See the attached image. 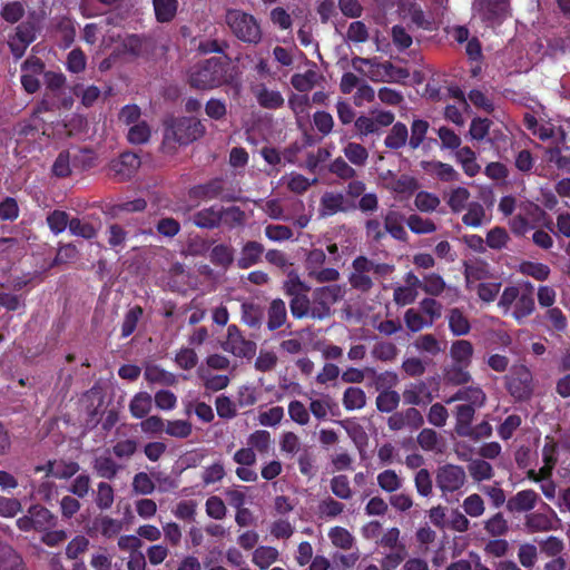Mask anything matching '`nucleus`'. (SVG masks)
I'll return each instance as SVG.
<instances>
[{
	"mask_svg": "<svg viewBox=\"0 0 570 570\" xmlns=\"http://www.w3.org/2000/svg\"><path fill=\"white\" fill-rule=\"evenodd\" d=\"M344 503L335 500L332 497H326L321 500L317 505V512L321 518L334 519L344 511Z\"/></svg>",
	"mask_w": 570,
	"mask_h": 570,
	"instance_id": "50",
	"label": "nucleus"
},
{
	"mask_svg": "<svg viewBox=\"0 0 570 570\" xmlns=\"http://www.w3.org/2000/svg\"><path fill=\"white\" fill-rule=\"evenodd\" d=\"M224 179L215 177L204 184L195 185L189 188L188 196L196 200L228 199L224 195Z\"/></svg>",
	"mask_w": 570,
	"mask_h": 570,
	"instance_id": "15",
	"label": "nucleus"
},
{
	"mask_svg": "<svg viewBox=\"0 0 570 570\" xmlns=\"http://www.w3.org/2000/svg\"><path fill=\"white\" fill-rule=\"evenodd\" d=\"M155 16L158 22H170L177 12V0H153Z\"/></svg>",
	"mask_w": 570,
	"mask_h": 570,
	"instance_id": "39",
	"label": "nucleus"
},
{
	"mask_svg": "<svg viewBox=\"0 0 570 570\" xmlns=\"http://www.w3.org/2000/svg\"><path fill=\"white\" fill-rule=\"evenodd\" d=\"M190 222L202 229H215L220 226V216H218V207L209 206L195 212Z\"/></svg>",
	"mask_w": 570,
	"mask_h": 570,
	"instance_id": "20",
	"label": "nucleus"
},
{
	"mask_svg": "<svg viewBox=\"0 0 570 570\" xmlns=\"http://www.w3.org/2000/svg\"><path fill=\"white\" fill-rule=\"evenodd\" d=\"M153 397L147 392L137 393L129 403L130 414L136 419H144L151 410Z\"/></svg>",
	"mask_w": 570,
	"mask_h": 570,
	"instance_id": "34",
	"label": "nucleus"
},
{
	"mask_svg": "<svg viewBox=\"0 0 570 570\" xmlns=\"http://www.w3.org/2000/svg\"><path fill=\"white\" fill-rule=\"evenodd\" d=\"M371 268V259L366 256L360 255L353 259L352 272L348 276V283L353 289L365 294L373 288Z\"/></svg>",
	"mask_w": 570,
	"mask_h": 570,
	"instance_id": "11",
	"label": "nucleus"
},
{
	"mask_svg": "<svg viewBox=\"0 0 570 570\" xmlns=\"http://www.w3.org/2000/svg\"><path fill=\"white\" fill-rule=\"evenodd\" d=\"M365 404L366 395L361 387L350 386L344 391L343 405L347 411L360 410Z\"/></svg>",
	"mask_w": 570,
	"mask_h": 570,
	"instance_id": "42",
	"label": "nucleus"
},
{
	"mask_svg": "<svg viewBox=\"0 0 570 570\" xmlns=\"http://www.w3.org/2000/svg\"><path fill=\"white\" fill-rule=\"evenodd\" d=\"M406 224L414 234H431L436 230V225L429 218H423L416 214L409 216Z\"/></svg>",
	"mask_w": 570,
	"mask_h": 570,
	"instance_id": "57",
	"label": "nucleus"
},
{
	"mask_svg": "<svg viewBox=\"0 0 570 570\" xmlns=\"http://www.w3.org/2000/svg\"><path fill=\"white\" fill-rule=\"evenodd\" d=\"M234 252L229 244H217L209 252V261L214 266L227 271L235 262Z\"/></svg>",
	"mask_w": 570,
	"mask_h": 570,
	"instance_id": "22",
	"label": "nucleus"
},
{
	"mask_svg": "<svg viewBox=\"0 0 570 570\" xmlns=\"http://www.w3.org/2000/svg\"><path fill=\"white\" fill-rule=\"evenodd\" d=\"M264 318L263 308L255 303L242 304V321L252 328H259Z\"/></svg>",
	"mask_w": 570,
	"mask_h": 570,
	"instance_id": "37",
	"label": "nucleus"
},
{
	"mask_svg": "<svg viewBox=\"0 0 570 570\" xmlns=\"http://www.w3.org/2000/svg\"><path fill=\"white\" fill-rule=\"evenodd\" d=\"M57 523L58 517L39 503L30 505L27 514L17 520L18 529L23 532H43L55 529Z\"/></svg>",
	"mask_w": 570,
	"mask_h": 570,
	"instance_id": "5",
	"label": "nucleus"
},
{
	"mask_svg": "<svg viewBox=\"0 0 570 570\" xmlns=\"http://www.w3.org/2000/svg\"><path fill=\"white\" fill-rule=\"evenodd\" d=\"M532 373L525 365L515 366L507 376V390L517 401H528L533 394Z\"/></svg>",
	"mask_w": 570,
	"mask_h": 570,
	"instance_id": "7",
	"label": "nucleus"
},
{
	"mask_svg": "<svg viewBox=\"0 0 570 570\" xmlns=\"http://www.w3.org/2000/svg\"><path fill=\"white\" fill-rule=\"evenodd\" d=\"M72 92L77 97H80L81 104L87 108L92 107L101 94L100 89L97 86L91 85L83 88L81 83H76L72 87Z\"/></svg>",
	"mask_w": 570,
	"mask_h": 570,
	"instance_id": "54",
	"label": "nucleus"
},
{
	"mask_svg": "<svg viewBox=\"0 0 570 570\" xmlns=\"http://www.w3.org/2000/svg\"><path fill=\"white\" fill-rule=\"evenodd\" d=\"M92 469L99 478L114 480L122 470V465L118 464L109 454H102L94 459Z\"/></svg>",
	"mask_w": 570,
	"mask_h": 570,
	"instance_id": "19",
	"label": "nucleus"
},
{
	"mask_svg": "<svg viewBox=\"0 0 570 570\" xmlns=\"http://www.w3.org/2000/svg\"><path fill=\"white\" fill-rule=\"evenodd\" d=\"M484 530L492 537H501L509 531V525L503 514L498 512L484 522Z\"/></svg>",
	"mask_w": 570,
	"mask_h": 570,
	"instance_id": "64",
	"label": "nucleus"
},
{
	"mask_svg": "<svg viewBox=\"0 0 570 570\" xmlns=\"http://www.w3.org/2000/svg\"><path fill=\"white\" fill-rule=\"evenodd\" d=\"M278 550L274 547L261 546L253 553V562L261 569H268L277 559Z\"/></svg>",
	"mask_w": 570,
	"mask_h": 570,
	"instance_id": "41",
	"label": "nucleus"
},
{
	"mask_svg": "<svg viewBox=\"0 0 570 570\" xmlns=\"http://www.w3.org/2000/svg\"><path fill=\"white\" fill-rule=\"evenodd\" d=\"M320 210L322 216H333L340 212H347L351 208H355L353 204L347 205V202L343 194L326 191L321 197Z\"/></svg>",
	"mask_w": 570,
	"mask_h": 570,
	"instance_id": "18",
	"label": "nucleus"
},
{
	"mask_svg": "<svg viewBox=\"0 0 570 570\" xmlns=\"http://www.w3.org/2000/svg\"><path fill=\"white\" fill-rule=\"evenodd\" d=\"M510 240L509 234L505 228L495 226L487 234L485 243L491 249L501 250L507 247Z\"/></svg>",
	"mask_w": 570,
	"mask_h": 570,
	"instance_id": "56",
	"label": "nucleus"
},
{
	"mask_svg": "<svg viewBox=\"0 0 570 570\" xmlns=\"http://www.w3.org/2000/svg\"><path fill=\"white\" fill-rule=\"evenodd\" d=\"M86 154H89V151L85 149L79 150V154L73 156H71L69 150L60 151L51 167L52 176L57 178H67L72 173L71 167L78 168L79 164H81L82 169L91 167V163L86 164L82 159Z\"/></svg>",
	"mask_w": 570,
	"mask_h": 570,
	"instance_id": "13",
	"label": "nucleus"
},
{
	"mask_svg": "<svg viewBox=\"0 0 570 570\" xmlns=\"http://www.w3.org/2000/svg\"><path fill=\"white\" fill-rule=\"evenodd\" d=\"M473 353V345L468 340L454 341L450 347V356L453 361V364L470 366L472 363Z\"/></svg>",
	"mask_w": 570,
	"mask_h": 570,
	"instance_id": "23",
	"label": "nucleus"
},
{
	"mask_svg": "<svg viewBox=\"0 0 570 570\" xmlns=\"http://www.w3.org/2000/svg\"><path fill=\"white\" fill-rule=\"evenodd\" d=\"M265 247L257 240H247L240 249L236 265L240 269H247L262 262Z\"/></svg>",
	"mask_w": 570,
	"mask_h": 570,
	"instance_id": "17",
	"label": "nucleus"
},
{
	"mask_svg": "<svg viewBox=\"0 0 570 570\" xmlns=\"http://www.w3.org/2000/svg\"><path fill=\"white\" fill-rule=\"evenodd\" d=\"M342 285L332 284L317 287L313 292V320H325L332 315L331 306L344 297Z\"/></svg>",
	"mask_w": 570,
	"mask_h": 570,
	"instance_id": "6",
	"label": "nucleus"
},
{
	"mask_svg": "<svg viewBox=\"0 0 570 570\" xmlns=\"http://www.w3.org/2000/svg\"><path fill=\"white\" fill-rule=\"evenodd\" d=\"M205 134V126L190 117L171 118L166 121L164 130V147L175 148V145H188Z\"/></svg>",
	"mask_w": 570,
	"mask_h": 570,
	"instance_id": "2",
	"label": "nucleus"
},
{
	"mask_svg": "<svg viewBox=\"0 0 570 570\" xmlns=\"http://www.w3.org/2000/svg\"><path fill=\"white\" fill-rule=\"evenodd\" d=\"M225 22L232 33L242 42L249 45L261 42L263 32L253 14L240 9H228L225 14Z\"/></svg>",
	"mask_w": 570,
	"mask_h": 570,
	"instance_id": "3",
	"label": "nucleus"
},
{
	"mask_svg": "<svg viewBox=\"0 0 570 570\" xmlns=\"http://www.w3.org/2000/svg\"><path fill=\"white\" fill-rule=\"evenodd\" d=\"M539 502H542L540 495L532 489H525L511 495L507 500L505 509L512 515L528 514L533 511Z\"/></svg>",
	"mask_w": 570,
	"mask_h": 570,
	"instance_id": "14",
	"label": "nucleus"
},
{
	"mask_svg": "<svg viewBox=\"0 0 570 570\" xmlns=\"http://www.w3.org/2000/svg\"><path fill=\"white\" fill-rule=\"evenodd\" d=\"M465 483L466 474L461 465L448 463L438 468L435 484L445 501L450 502V495L460 492Z\"/></svg>",
	"mask_w": 570,
	"mask_h": 570,
	"instance_id": "4",
	"label": "nucleus"
},
{
	"mask_svg": "<svg viewBox=\"0 0 570 570\" xmlns=\"http://www.w3.org/2000/svg\"><path fill=\"white\" fill-rule=\"evenodd\" d=\"M26 14V1L13 0L7 1L0 9V17L8 23L19 22Z\"/></svg>",
	"mask_w": 570,
	"mask_h": 570,
	"instance_id": "30",
	"label": "nucleus"
},
{
	"mask_svg": "<svg viewBox=\"0 0 570 570\" xmlns=\"http://www.w3.org/2000/svg\"><path fill=\"white\" fill-rule=\"evenodd\" d=\"M142 314L144 309L139 305H135L126 312L121 324V338L129 337L136 331Z\"/></svg>",
	"mask_w": 570,
	"mask_h": 570,
	"instance_id": "45",
	"label": "nucleus"
},
{
	"mask_svg": "<svg viewBox=\"0 0 570 570\" xmlns=\"http://www.w3.org/2000/svg\"><path fill=\"white\" fill-rule=\"evenodd\" d=\"M144 376L149 383H158L166 386H173L177 383V377L174 373L168 372L158 365L146 366Z\"/></svg>",
	"mask_w": 570,
	"mask_h": 570,
	"instance_id": "29",
	"label": "nucleus"
},
{
	"mask_svg": "<svg viewBox=\"0 0 570 570\" xmlns=\"http://www.w3.org/2000/svg\"><path fill=\"white\" fill-rule=\"evenodd\" d=\"M535 309V303L533 295L530 294H520L518 297L513 311V318L521 324L524 318L530 316Z\"/></svg>",
	"mask_w": 570,
	"mask_h": 570,
	"instance_id": "35",
	"label": "nucleus"
},
{
	"mask_svg": "<svg viewBox=\"0 0 570 570\" xmlns=\"http://www.w3.org/2000/svg\"><path fill=\"white\" fill-rule=\"evenodd\" d=\"M479 406L459 404L455 407V432L461 436L472 435L471 423Z\"/></svg>",
	"mask_w": 570,
	"mask_h": 570,
	"instance_id": "21",
	"label": "nucleus"
},
{
	"mask_svg": "<svg viewBox=\"0 0 570 570\" xmlns=\"http://www.w3.org/2000/svg\"><path fill=\"white\" fill-rule=\"evenodd\" d=\"M487 214L483 205L479 202H471L466 206V213L462 216L465 226L478 228L485 220Z\"/></svg>",
	"mask_w": 570,
	"mask_h": 570,
	"instance_id": "38",
	"label": "nucleus"
},
{
	"mask_svg": "<svg viewBox=\"0 0 570 570\" xmlns=\"http://www.w3.org/2000/svg\"><path fill=\"white\" fill-rule=\"evenodd\" d=\"M332 493L341 500H350L353 495L348 478L345 474L335 475L330 481Z\"/></svg>",
	"mask_w": 570,
	"mask_h": 570,
	"instance_id": "52",
	"label": "nucleus"
},
{
	"mask_svg": "<svg viewBox=\"0 0 570 570\" xmlns=\"http://www.w3.org/2000/svg\"><path fill=\"white\" fill-rule=\"evenodd\" d=\"M95 527L97 530H99L102 537L110 539L116 537L121 531L122 523L117 519L102 515L95 520Z\"/></svg>",
	"mask_w": 570,
	"mask_h": 570,
	"instance_id": "49",
	"label": "nucleus"
},
{
	"mask_svg": "<svg viewBox=\"0 0 570 570\" xmlns=\"http://www.w3.org/2000/svg\"><path fill=\"white\" fill-rule=\"evenodd\" d=\"M229 58L212 57L194 65L188 73L191 88L210 90L230 81Z\"/></svg>",
	"mask_w": 570,
	"mask_h": 570,
	"instance_id": "1",
	"label": "nucleus"
},
{
	"mask_svg": "<svg viewBox=\"0 0 570 570\" xmlns=\"http://www.w3.org/2000/svg\"><path fill=\"white\" fill-rule=\"evenodd\" d=\"M282 288L285 295L289 296L291 298L304 293H309L311 291V287L294 272H291L287 275L286 279L283 282Z\"/></svg>",
	"mask_w": 570,
	"mask_h": 570,
	"instance_id": "48",
	"label": "nucleus"
},
{
	"mask_svg": "<svg viewBox=\"0 0 570 570\" xmlns=\"http://www.w3.org/2000/svg\"><path fill=\"white\" fill-rule=\"evenodd\" d=\"M267 327L269 331L278 330L287 317L285 302L281 298H275L271 302L267 309Z\"/></svg>",
	"mask_w": 570,
	"mask_h": 570,
	"instance_id": "27",
	"label": "nucleus"
},
{
	"mask_svg": "<svg viewBox=\"0 0 570 570\" xmlns=\"http://www.w3.org/2000/svg\"><path fill=\"white\" fill-rule=\"evenodd\" d=\"M519 271L521 274L541 282L547 281L551 273V269L548 265L530 261L522 262L520 264Z\"/></svg>",
	"mask_w": 570,
	"mask_h": 570,
	"instance_id": "43",
	"label": "nucleus"
},
{
	"mask_svg": "<svg viewBox=\"0 0 570 570\" xmlns=\"http://www.w3.org/2000/svg\"><path fill=\"white\" fill-rule=\"evenodd\" d=\"M289 309L292 316L296 320L313 318V301L311 302L308 293L292 297L289 299Z\"/></svg>",
	"mask_w": 570,
	"mask_h": 570,
	"instance_id": "28",
	"label": "nucleus"
},
{
	"mask_svg": "<svg viewBox=\"0 0 570 570\" xmlns=\"http://www.w3.org/2000/svg\"><path fill=\"white\" fill-rule=\"evenodd\" d=\"M403 402L407 405L420 406L428 405L433 401V396L429 391L425 382L420 381L411 383L402 393Z\"/></svg>",
	"mask_w": 570,
	"mask_h": 570,
	"instance_id": "16",
	"label": "nucleus"
},
{
	"mask_svg": "<svg viewBox=\"0 0 570 570\" xmlns=\"http://www.w3.org/2000/svg\"><path fill=\"white\" fill-rule=\"evenodd\" d=\"M69 232L72 235L82 237L85 239H92L97 236V230L92 226V224L82 222L78 217H71L69 224Z\"/></svg>",
	"mask_w": 570,
	"mask_h": 570,
	"instance_id": "63",
	"label": "nucleus"
},
{
	"mask_svg": "<svg viewBox=\"0 0 570 570\" xmlns=\"http://www.w3.org/2000/svg\"><path fill=\"white\" fill-rule=\"evenodd\" d=\"M469 366H463L460 364H452L444 374V379L448 383L452 385H463L469 383L472 377L468 371Z\"/></svg>",
	"mask_w": 570,
	"mask_h": 570,
	"instance_id": "53",
	"label": "nucleus"
},
{
	"mask_svg": "<svg viewBox=\"0 0 570 570\" xmlns=\"http://www.w3.org/2000/svg\"><path fill=\"white\" fill-rule=\"evenodd\" d=\"M542 511H532L524 515V529L528 533L549 532L557 529L560 521L556 511L546 502H541Z\"/></svg>",
	"mask_w": 570,
	"mask_h": 570,
	"instance_id": "8",
	"label": "nucleus"
},
{
	"mask_svg": "<svg viewBox=\"0 0 570 570\" xmlns=\"http://www.w3.org/2000/svg\"><path fill=\"white\" fill-rule=\"evenodd\" d=\"M471 478L476 482H482L493 478L492 465L482 459L472 460L468 465Z\"/></svg>",
	"mask_w": 570,
	"mask_h": 570,
	"instance_id": "47",
	"label": "nucleus"
},
{
	"mask_svg": "<svg viewBox=\"0 0 570 570\" xmlns=\"http://www.w3.org/2000/svg\"><path fill=\"white\" fill-rule=\"evenodd\" d=\"M510 0H473L472 9L482 21L501 23L509 14Z\"/></svg>",
	"mask_w": 570,
	"mask_h": 570,
	"instance_id": "10",
	"label": "nucleus"
},
{
	"mask_svg": "<svg viewBox=\"0 0 570 570\" xmlns=\"http://www.w3.org/2000/svg\"><path fill=\"white\" fill-rule=\"evenodd\" d=\"M259 106L266 109H277L284 105V98L277 90L263 88L256 95Z\"/></svg>",
	"mask_w": 570,
	"mask_h": 570,
	"instance_id": "51",
	"label": "nucleus"
},
{
	"mask_svg": "<svg viewBox=\"0 0 570 570\" xmlns=\"http://www.w3.org/2000/svg\"><path fill=\"white\" fill-rule=\"evenodd\" d=\"M445 286L446 284L441 275L431 273L423 277L421 289L431 296H439L444 292Z\"/></svg>",
	"mask_w": 570,
	"mask_h": 570,
	"instance_id": "60",
	"label": "nucleus"
},
{
	"mask_svg": "<svg viewBox=\"0 0 570 570\" xmlns=\"http://www.w3.org/2000/svg\"><path fill=\"white\" fill-rule=\"evenodd\" d=\"M141 161L137 154L126 151L109 165V176L118 181L129 180L140 167Z\"/></svg>",
	"mask_w": 570,
	"mask_h": 570,
	"instance_id": "12",
	"label": "nucleus"
},
{
	"mask_svg": "<svg viewBox=\"0 0 570 570\" xmlns=\"http://www.w3.org/2000/svg\"><path fill=\"white\" fill-rule=\"evenodd\" d=\"M470 191L465 187H456L451 190L448 205L453 213H460L468 206Z\"/></svg>",
	"mask_w": 570,
	"mask_h": 570,
	"instance_id": "58",
	"label": "nucleus"
},
{
	"mask_svg": "<svg viewBox=\"0 0 570 570\" xmlns=\"http://www.w3.org/2000/svg\"><path fill=\"white\" fill-rule=\"evenodd\" d=\"M70 216L67 212L55 209L47 215L46 222L50 232L55 235H59L69 228Z\"/></svg>",
	"mask_w": 570,
	"mask_h": 570,
	"instance_id": "46",
	"label": "nucleus"
},
{
	"mask_svg": "<svg viewBox=\"0 0 570 570\" xmlns=\"http://www.w3.org/2000/svg\"><path fill=\"white\" fill-rule=\"evenodd\" d=\"M0 570H28L21 556L9 546L0 548Z\"/></svg>",
	"mask_w": 570,
	"mask_h": 570,
	"instance_id": "32",
	"label": "nucleus"
},
{
	"mask_svg": "<svg viewBox=\"0 0 570 570\" xmlns=\"http://www.w3.org/2000/svg\"><path fill=\"white\" fill-rule=\"evenodd\" d=\"M379 487L389 493L397 491L402 487V480L394 470H384L377 475Z\"/></svg>",
	"mask_w": 570,
	"mask_h": 570,
	"instance_id": "59",
	"label": "nucleus"
},
{
	"mask_svg": "<svg viewBox=\"0 0 570 570\" xmlns=\"http://www.w3.org/2000/svg\"><path fill=\"white\" fill-rule=\"evenodd\" d=\"M223 348L236 357L252 358L256 354L257 345L254 341L245 338L237 325L230 324L227 327V338Z\"/></svg>",
	"mask_w": 570,
	"mask_h": 570,
	"instance_id": "9",
	"label": "nucleus"
},
{
	"mask_svg": "<svg viewBox=\"0 0 570 570\" xmlns=\"http://www.w3.org/2000/svg\"><path fill=\"white\" fill-rule=\"evenodd\" d=\"M423 168L435 175L441 181L450 183L459 180L458 171L449 164L433 160V161H422Z\"/></svg>",
	"mask_w": 570,
	"mask_h": 570,
	"instance_id": "26",
	"label": "nucleus"
},
{
	"mask_svg": "<svg viewBox=\"0 0 570 570\" xmlns=\"http://www.w3.org/2000/svg\"><path fill=\"white\" fill-rule=\"evenodd\" d=\"M218 216H220V224L230 229L242 226L245 222V213L238 206L218 207Z\"/></svg>",
	"mask_w": 570,
	"mask_h": 570,
	"instance_id": "40",
	"label": "nucleus"
},
{
	"mask_svg": "<svg viewBox=\"0 0 570 570\" xmlns=\"http://www.w3.org/2000/svg\"><path fill=\"white\" fill-rule=\"evenodd\" d=\"M455 401H464L466 402L464 405H473L481 407L485 402V393L480 387H463L460 389L456 393H454L450 399H448L446 403L450 404Z\"/></svg>",
	"mask_w": 570,
	"mask_h": 570,
	"instance_id": "25",
	"label": "nucleus"
},
{
	"mask_svg": "<svg viewBox=\"0 0 570 570\" xmlns=\"http://www.w3.org/2000/svg\"><path fill=\"white\" fill-rule=\"evenodd\" d=\"M94 501L101 511L109 510L115 501V490L108 482H99L97 489L92 491Z\"/></svg>",
	"mask_w": 570,
	"mask_h": 570,
	"instance_id": "31",
	"label": "nucleus"
},
{
	"mask_svg": "<svg viewBox=\"0 0 570 570\" xmlns=\"http://www.w3.org/2000/svg\"><path fill=\"white\" fill-rule=\"evenodd\" d=\"M247 443L253 450L267 453L272 444L271 433L266 430H257L248 436Z\"/></svg>",
	"mask_w": 570,
	"mask_h": 570,
	"instance_id": "61",
	"label": "nucleus"
},
{
	"mask_svg": "<svg viewBox=\"0 0 570 570\" xmlns=\"http://www.w3.org/2000/svg\"><path fill=\"white\" fill-rule=\"evenodd\" d=\"M409 138V130L407 127L403 124L397 121L393 125L390 132L384 139V145L389 149H400L403 146H405Z\"/></svg>",
	"mask_w": 570,
	"mask_h": 570,
	"instance_id": "33",
	"label": "nucleus"
},
{
	"mask_svg": "<svg viewBox=\"0 0 570 570\" xmlns=\"http://www.w3.org/2000/svg\"><path fill=\"white\" fill-rule=\"evenodd\" d=\"M385 233L397 240H406L407 233L404 229L402 217L396 212H389L384 218Z\"/></svg>",
	"mask_w": 570,
	"mask_h": 570,
	"instance_id": "36",
	"label": "nucleus"
},
{
	"mask_svg": "<svg viewBox=\"0 0 570 570\" xmlns=\"http://www.w3.org/2000/svg\"><path fill=\"white\" fill-rule=\"evenodd\" d=\"M328 537L332 543L341 549H351L354 543V538L348 530L342 527H334L330 530Z\"/></svg>",
	"mask_w": 570,
	"mask_h": 570,
	"instance_id": "62",
	"label": "nucleus"
},
{
	"mask_svg": "<svg viewBox=\"0 0 570 570\" xmlns=\"http://www.w3.org/2000/svg\"><path fill=\"white\" fill-rule=\"evenodd\" d=\"M449 330L454 336L468 335L471 331V323L462 309L453 307L448 313Z\"/></svg>",
	"mask_w": 570,
	"mask_h": 570,
	"instance_id": "24",
	"label": "nucleus"
},
{
	"mask_svg": "<svg viewBox=\"0 0 570 570\" xmlns=\"http://www.w3.org/2000/svg\"><path fill=\"white\" fill-rule=\"evenodd\" d=\"M375 404L380 412L392 413L400 404V394L394 390H384L376 396Z\"/></svg>",
	"mask_w": 570,
	"mask_h": 570,
	"instance_id": "44",
	"label": "nucleus"
},
{
	"mask_svg": "<svg viewBox=\"0 0 570 570\" xmlns=\"http://www.w3.org/2000/svg\"><path fill=\"white\" fill-rule=\"evenodd\" d=\"M343 153L345 157L355 166H364L368 158L367 149L357 142H348Z\"/></svg>",
	"mask_w": 570,
	"mask_h": 570,
	"instance_id": "55",
	"label": "nucleus"
}]
</instances>
